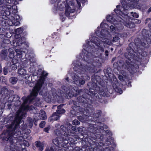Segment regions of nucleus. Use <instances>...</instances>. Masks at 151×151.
Returning <instances> with one entry per match:
<instances>
[{
    "instance_id": "nucleus-1",
    "label": "nucleus",
    "mask_w": 151,
    "mask_h": 151,
    "mask_svg": "<svg viewBox=\"0 0 151 151\" xmlns=\"http://www.w3.org/2000/svg\"><path fill=\"white\" fill-rule=\"evenodd\" d=\"M48 73L42 72L39 80L34 87L30 96L22 98L23 102L19 109L17 112L14 120L9 126V128L4 131L0 135V139L4 141H9L10 145V148L7 151H17L18 147L21 146L22 144L28 147L29 144L28 142L24 140L21 136L23 134H28L30 132V130L26 128V126L24 125V122L22 119L25 117L26 111L28 110L35 109L33 106L25 105L28 101L32 102L37 96L38 92L40 90L45 80V77Z\"/></svg>"
},
{
    "instance_id": "nucleus-2",
    "label": "nucleus",
    "mask_w": 151,
    "mask_h": 151,
    "mask_svg": "<svg viewBox=\"0 0 151 151\" xmlns=\"http://www.w3.org/2000/svg\"><path fill=\"white\" fill-rule=\"evenodd\" d=\"M101 28L100 32L99 30V27H97L98 30L96 31V33L99 37L98 38L96 37H93L89 42L88 40H86V45L83 46V50L82 51V54L81 60L85 66L83 65L79 61H76V63L73 62V64L74 65V71L79 73H83L85 72H88L91 73H93L96 70V68L99 67L101 64L104 62V60L99 57L94 58L91 62L92 56V52L93 51V45L92 43L95 44L97 46L98 54V56H101L104 51V48L108 47L107 45H110L112 44V42L108 38L110 36L109 32L106 29H103V27H108V25L106 23H102L100 26Z\"/></svg>"
},
{
    "instance_id": "nucleus-3",
    "label": "nucleus",
    "mask_w": 151,
    "mask_h": 151,
    "mask_svg": "<svg viewBox=\"0 0 151 151\" xmlns=\"http://www.w3.org/2000/svg\"><path fill=\"white\" fill-rule=\"evenodd\" d=\"M142 37L139 41V39L137 38L135 40V45L137 46L135 50L137 53L134 52L130 46L127 48V52L125 53L124 55L126 58V62L122 65V61H119V64L115 63L113 65H117L116 66H121V73L124 76H125L127 71H129L131 74H133L136 71L135 67L133 64L135 60L138 61L139 59L142 58V57L145 55L144 52H143L142 49L143 47H146V42L147 44L151 43V33L145 29H143L142 31Z\"/></svg>"
},
{
    "instance_id": "nucleus-4",
    "label": "nucleus",
    "mask_w": 151,
    "mask_h": 151,
    "mask_svg": "<svg viewBox=\"0 0 151 151\" xmlns=\"http://www.w3.org/2000/svg\"><path fill=\"white\" fill-rule=\"evenodd\" d=\"M78 101L80 103V105L81 106H83L85 107L86 110L85 109L84 111H82L83 110H80V106H77L76 104L77 102L73 100H70V103L73 104V105L72 106L73 110L70 111L71 114L74 115H78V113H81L82 114H83L86 116H88V117H90V115L93 114L94 113V110L92 107V105L88 104L89 102L90 103H91L90 100L88 99H86L83 97L80 96L77 98Z\"/></svg>"
},
{
    "instance_id": "nucleus-5",
    "label": "nucleus",
    "mask_w": 151,
    "mask_h": 151,
    "mask_svg": "<svg viewBox=\"0 0 151 151\" xmlns=\"http://www.w3.org/2000/svg\"><path fill=\"white\" fill-rule=\"evenodd\" d=\"M89 127L88 128L87 135L88 140L90 145L91 147L90 150L91 151H94L97 148L98 144L96 142V139L99 135V133L101 132V130H103L104 129L107 128V126L103 124L98 122L97 124H90Z\"/></svg>"
},
{
    "instance_id": "nucleus-6",
    "label": "nucleus",
    "mask_w": 151,
    "mask_h": 151,
    "mask_svg": "<svg viewBox=\"0 0 151 151\" xmlns=\"http://www.w3.org/2000/svg\"><path fill=\"white\" fill-rule=\"evenodd\" d=\"M62 88L64 91L59 89L58 91V94L55 92V89H52V91L50 92L51 94L48 95L47 93L46 96L50 99L52 98H55V97L57 99V96L59 97L60 96L62 97L67 96L68 98H70L74 95L73 90L75 91V89L72 88L70 90V88H68L64 86H62Z\"/></svg>"
},
{
    "instance_id": "nucleus-7",
    "label": "nucleus",
    "mask_w": 151,
    "mask_h": 151,
    "mask_svg": "<svg viewBox=\"0 0 151 151\" xmlns=\"http://www.w3.org/2000/svg\"><path fill=\"white\" fill-rule=\"evenodd\" d=\"M61 129L62 131L64 133V135H63L62 138V139L54 140L53 141V143L56 146L59 147L60 144L62 143L64 141H66V143H68L69 141L71 143H74L75 141L74 139L71 137H69L68 136H73V134L70 132V129L69 130L66 128V127H64V126H60Z\"/></svg>"
},
{
    "instance_id": "nucleus-8",
    "label": "nucleus",
    "mask_w": 151,
    "mask_h": 151,
    "mask_svg": "<svg viewBox=\"0 0 151 151\" xmlns=\"http://www.w3.org/2000/svg\"><path fill=\"white\" fill-rule=\"evenodd\" d=\"M136 0H123L121 2L122 7L120 5L116 6V9H114L116 13L121 15L122 14L123 11L124 10H127L130 8L131 5H134L135 3Z\"/></svg>"
},
{
    "instance_id": "nucleus-9",
    "label": "nucleus",
    "mask_w": 151,
    "mask_h": 151,
    "mask_svg": "<svg viewBox=\"0 0 151 151\" xmlns=\"http://www.w3.org/2000/svg\"><path fill=\"white\" fill-rule=\"evenodd\" d=\"M125 16V19H122L121 18L119 17L120 19H119V22L117 21V22L116 24H114L115 26H116V28L118 31H120L123 29L124 27L123 25L120 22H122L121 20H123L124 22L123 24L124 25L127 27L129 28H132L135 26V24L134 23H132L131 21H130L129 17L126 15Z\"/></svg>"
},
{
    "instance_id": "nucleus-10",
    "label": "nucleus",
    "mask_w": 151,
    "mask_h": 151,
    "mask_svg": "<svg viewBox=\"0 0 151 151\" xmlns=\"http://www.w3.org/2000/svg\"><path fill=\"white\" fill-rule=\"evenodd\" d=\"M3 4L0 6V15H4V12L7 9L11 10L12 9H15L17 6L15 5L14 0H6Z\"/></svg>"
},
{
    "instance_id": "nucleus-11",
    "label": "nucleus",
    "mask_w": 151,
    "mask_h": 151,
    "mask_svg": "<svg viewBox=\"0 0 151 151\" xmlns=\"http://www.w3.org/2000/svg\"><path fill=\"white\" fill-rule=\"evenodd\" d=\"M9 56L11 58H15L21 60L23 55L22 51L18 49L15 50L14 48L9 49Z\"/></svg>"
},
{
    "instance_id": "nucleus-12",
    "label": "nucleus",
    "mask_w": 151,
    "mask_h": 151,
    "mask_svg": "<svg viewBox=\"0 0 151 151\" xmlns=\"http://www.w3.org/2000/svg\"><path fill=\"white\" fill-rule=\"evenodd\" d=\"M71 76L73 82L75 84L78 85H82L85 83L86 79L84 78V76L82 75L81 76V78H80L77 74L75 73L72 74Z\"/></svg>"
},
{
    "instance_id": "nucleus-13",
    "label": "nucleus",
    "mask_w": 151,
    "mask_h": 151,
    "mask_svg": "<svg viewBox=\"0 0 151 151\" xmlns=\"http://www.w3.org/2000/svg\"><path fill=\"white\" fill-rule=\"evenodd\" d=\"M74 2L73 1H70L69 2V5L67 4V6H65V14L67 17H70V14L75 11V7L74 6Z\"/></svg>"
},
{
    "instance_id": "nucleus-14",
    "label": "nucleus",
    "mask_w": 151,
    "mask_h": 151,
    "mask_svg": "<svg viewBox=\"0 0 151 151\" xmlns=\"http://www.w3.org/2000/svg\"><path fill=\"white\" fill-rule=\"evenodd\" d=\"M19 99V98L17 95H13L8 98V101L9 102L15 101L14 104L15 106H17L21 104V102L20 101H18Z\"/></svg>"
},
{
    "instance_id": "nucleus-15",
    "label": "nucleus",
    "mask_w": 151,
    "mask_h": 151,
    "mask_svg": "<svg viewBox=\"0 0 151 151\" xmlns=\"http://www.w3.org/2000/svg\"><path fill=\"white\" fill-rule=\"evenodd\" d=\"M57 0H51V3L52 4H55L54 6H57V7L59 10L62 11L64 9V8L65 6H67L65 2L63 1H60L58 2H57Z\"/></svg>"
},
{
    "instance_id": "nucleus-16",
    "label": "nucleus",
    "mask_w": 151,
    "mask_h": 151,
    "mask_svg": "<svg viewBox=\"0 0 151 151\" xmlns=\"http://www.w3.org/2000/svg\"><path fill=\"white\" fill-rule=\"evenodd\" d=\"M1 93L2 95L4 96L5 98L8 97L10 93L8 89L6 87H4L1 89Z\"/></svg>"
},
{
    "instance_id": "nucleus-17",
    "label": "nucleus",
    "mask_w": 151,
    "mask_h": 151,
    "mask_svg": "<svg viewBox=\"0 0 151 151\" xmlns=\"http://www.w3.org/2000/svg\"><path fill=\"white\" fill-rule=\"evenodd\" d=\"M113 80L115 81V86L113 85V87L115 89L117 93H119L120 94H121L122 93V91L121 88H119L117 87V85H118V82L116 78H114L113 79Z\"/></svg>"
},
{
    "instance_id": "nucleus-18",
    "label": "nucleus",
    "mask_w": 151,
    "mask_h": 151,
    "mask_svg": "<svg viewBox=\"0 0 151 151\" xmlns=\"http://www.w3.org/2000/svg\"><path fill=\"white\" fill-rule=\"evenodd\" d=\"M54 133L58 137H57L56 139H53L52 140V142L54 140L62 139V138L63 137V135H64L61 134L59 130L58 129H56L55 130Z\"/></svg>"
},
{
    "instance_id": "nucleus-19",
    "label": "nucleus",
    "mask_w": 151,
    "mask_h": 151,
    "mask_svg": "<svg viewBox=\"0 0 151 151\" xmlns=\"http://www.w3.org/2000/svg\"><path fill=\"white\" fill-rule=\"evenodd\" d=\"M11 43L10 40L9 39H5L3 40H2L1 42H0V46L2 48H4L5 46V44H9Z\"/></svg>"
},
{
    "instance_id": "nucleus-20",
    "label": "nucleus",
    "mask_w": 151,
    "mask_h": 151,
    "mask_svg": "<svg viewBox=\"0 0 151 151\" xmlns=\"http://www.w3.org/2000/svg\"><path fill=\"white\" fill-rule=\"evenodd\" d=\"M39 118L40 119L45 120L47 119V116L45 111L42 110H40L38 115Z\"/></svg>"
},
{
    "instance_id": "nucleus-21",
    "label": "nucleus",
    "mask_w": 151,
    "mask_h": 151,
    "mask_svg": "<svg viewBox=\"0 0 151 151\" xmlns=\"http://www.w3.org/2000/svg\"><path fill=\"white\" fill-rule=\"evenodd\" d=\"M60 117L59 115L57 112H55L49 118V119L50 121L52 120H57L59 119Z\"/></svg>"
},
{
    "instance_id": "nucleus-22",
    "label": "nucleus",
    "mask_w": 151,
    "mask_h": 151,
    "mask_svg": "<svg viewBox=\"0 0 151 151\" xmlns=\"http://www.w3.org/2000/svg\"><path fill=\"white\" fill-rule=\"evenodd\" d=\"M35 145L37 147L39 148L40 151H42L43 150L44 144L43 142H41L39 141H37L35 142Z\"/></svg>"
},
{
    "instance_id": "nucleus-23",
    "label": "nucleus",
    "mask_w": 151,
    "mask_h": 151,
    "mask_svg": "<svg viewBox=\"0 0 151 151\" xmlns=\"http://www.w3.org/2000/svg\"><path fill=\"white\" fill-rule=\"evenodd\" d=\"M63 106V104H60L57 107L58 109L57 110L56 112L59 115L60 114L64 113L65 112V110L62 108Z\"/></svg>"
},
{
    "instance_id": "nucleus-24",
    "label": "nucleus",
    "mask_w": 151,
    "mask_h": 151,
    "mask_svg": "<svg viewBox=\"0 0 151 151\" xmlns=\"http://www.w3.org/2000/svg\"><path fill=\"white\" fill-rule=\"evenodd\" d=\"M106 18L108 22L111 23L113 24H116L117 22V21L114 19L111 16L108 15L106 17Z\"/></svg>"
},
{
    "instance_id": "nucleus-25",
    "label": "nucleus",
    "mask_w": 151,
    "mask_h": 151,
    "mask_svg": "<svg viewBox=\"0 0 151 151\" xmlns=\"http://www.w3.org/2000/svg\"><path fill=\"white\" fill-rule=\"evenodd\" d=\"M8 24L10 26L15 25L17 26L19 24V22L17 20H14L13 21L8 20L7 22Z\"/></svg>"
},
{
    "instance_id": "nucleus-26",
    "label": "nucleus",
    "mask_w": 151,
    "mask_h": 151,
    "mask_svg": "<svg viewBox=\"0 0 151 151\" xmlns=\"http://www.w3.org/2000/svg\"><path fill=\"white\" fill-rule=\"evenodd\" d=\"M17 39L18 40V44H19L18 46L24 43L26 41L25 38L24 37H20V36H19L17 37Z\"/></svg>"
},
{
    "instance_id": "nucleus-27",
    "label": "nucleus",
    "mask_w": 151,
    "mask_h": 151,
    "mask_svg": "<svg viewBox=\"0 0 151 151\" xmlns=\"http://www.w3.org/2000/svg\"><path fill=\"white\" fill-rule=\"evenodd\" d=\"M101 111L99 110H97L96 111V113L93 114V118L92 120V121H96V119L98 118L101 114Z\"/></svg>"
},
{
    "instance_id": "nucleus-28",
    "label": "nucleus",
    "mask_w": 151,
    "mask_h": 151,
    "mask_svg": "<svg viewBox=\"0 0 151 151\" xmlns=\"http://www.w3.org/2000/svg\"><path fill=\"white\" fill-rule=\"evenodd\" d=\"M23 31V29L22 28L20 27L17 29L15 31L16 34L15 37L17 38L19 36H20L19 35L21 34Z\"/></svg>"
},
{
    "instance_id": "nucleus-29",
    "label": "nucleus",
    "mask_w": 151,
    "mask_h": 151,
    "mask_svg": "<svg viewBox=\"0 0 151 151\" xmlns=\"http://www.w3.org/2000/svg\"><path fill=\"white\" fill-rule=\"evenodd\" d=\"M29 60L30 63V66H35L36 65V60L34 57H31L29 59Z\"/></svg>"
},
{
    "instance_id": "nucleus-30",
    "label": "nucleus",
    "mask_w": 151,
    "mask_h": 151,
    "mask_svg": "<svg viewBox=\"0 0 151 151\" xmlns=\"http://www.w3.org/2000/svg\"><path fill=\"white\" fill-rule=\"evenodd\" d=\"M29 69V72L32 73L33 75V77H34L35 76H37V73H35V72L36 71L35 69L34 66H31Z\"/></svg>"
},
{
    "instance_id": "nucleus-31",
    "label": "nucleus",
    "mask_w": 151,
    "mask_h": 151,
    "mask_svg": "<svg viewBox=\"0 0 151 151\" xmlns=\"http://www.w3.org/2000/svg\"><path fill=\"white\" fill-rule=\"evenodd\" d=\"M10 43L11 45L14 47L18 46L19 44H18V40L17 39V37H15V39L12 41H11Z\"/></svg>"
},
{
    "instance_id": "nucleus-32",
    "label": "nucleus",
    "mask_w": 151,
    "mask_h": 151,
    "mask_svg": "<svg viewBox=\"0 0 151 151\" xmlns=\"http://www.w3.org/2000/svg\"><path fill=\"white\" fill-rule=\"evenodd\" d=\"M4 17H5V16H4V15L2 17V19H0V21H1V25L2 26H5L6 25V19H4Z\"/></svg>"
},
{
    "instance_id": "nucleus-33",
    "label": "nucleus",
    "mask_w": 151,
    "mask_h": 151,
    "mask_svg": "<svg viewBox=\"0 0 151 151\" xmlns=\"http://www.w3.org/2000/svg\"><path fill=\"white\" fill-rule=\"evenodd\" d=\"M17 81V78L15 77H12L10 78L9 79V82L12 84H16Z\"/></svg>"
},
{
    "instance_id": "nucleus-34",
    "label": "nucleus",
    "mask_w": 151,
    "mask_h": 151,
    "mask_svg": "<svg viewBox=\"0 0 151 151\" xmlns=\"http://www.w3.org/2000/svg\"><path fill=\"white\" fill-rule=\"evenodd\" d=\"M19 74L23 76L25 75L26 73V70L23 68L19 69L18 71Z\"/></svg>"
},
{
    "instance_id": "nucleus-35",
    "label": "nucleus",
    "mask_w": 151,
    "mask_h": 151,
    "mask_svg": "<svg viewBox=\"0 0 151 151\" xmlns=\"http://www.w3.org/2000/svg\"><path fill=\"white\" fill-rule=\"evenodd\" d=\"M27 125L29 128H31L32 127L33 124V122L32 121V119L31 118H29L27 120Z\"/></svg>"
},
{
    "instance_id": "nucleus-36",
    "label": "nucleus",
    "mask_w": 151,
    "mask_h": 151,
    "mask_svg": "<svg viewBox=\"0 0 151 151\" xmlns=\"http://www.w3.org/2000/svg\"><path fill=\"white\" fill-rule=\"evenodd\" d=\"M110 31L112 33H116V28L114 26L111 25L109 27Z\"/></svg>"
},
{
    "instance_id": "nucleus-37",
    "label": "nucleus",
    "mask_w": 151,
    "mask_h": 151,
    "mask_svg": "<svg viewBox=\"0 0 151 151\" xmlns=\"http://www.w3.org/2000/svg\"><path fill=\"white\" fill-rule=\"evenodd\" d=\"M45 151H55V150L52 147H49L47 146L45 150Z\"/></svg>"
},
{
    "instance_id": "nucleus-38",
    "label": "nucleus",
    "mask_w": 151,
    "mask_h": 151,
    "mask_svg": "<svg viewBox=\"0 0 151 151\" xmlns=\"http://www.w3.org/2000/svg\"><path fill=\"white\" fill-rule=\"evenodd\" d=\"M110 69L109 68H108L107 69H105L104 70V71L106 74L108 75L109 76V74L110 73H110Z\"/></svg>"
},
{
    "instance_id": "nucleus-39",
    "label": "nucleus",
    "mask_w": 151,
    "mask_h": 151,
    "mask_svg": "<svg viewBox=\"0 0 151 151\" xmlns=\"http://www.w3.org/2000/svg\"><path fill=\"white\" fill-rule=\"evenodd\" d=\"M64 127H66V128L68 129V130L69 129H70V128L71 127V129L73 130V131H77V129H76L75 127L74 126H72V125L71 124H70L69 126V128L68 127H67V126H64Z\"/></svg>"
},
{
    "instance_id": "nucleus-40",
    "label": "nucleus",
    "mask_w": 151,
    "mask_h": 151,
    "mask_svg": "<svg viewBox=\"0 0 151 151\" xmlns=\"http://www.w3.org/2000/svg\"><path fill=\"white\" fill-rule=\"evenodd\" d=\"M119 38L117 36H115L113 37L112 42H117L119 39Z\"/></svg>"
},
{
    "instance_id": "nucleus-41",
    "label": "nucleus",
    "mask_w": 151,
    "mask_h": 151,
    "mask_svg": "<svg viewBox=\"0 0 151 151\" xmlns=\"http://www.w3.org/2000/svg\"><path fill=\"white\" fill-rule=\"evenodd\" d=\"M13 58L12 61V64H16L18 63V60L17 58Z\"/></svg>"
},
{
    "instance_id": "nucleus-42",
    "label": "nucleus",
    "mask_w": 151,
    "mask_h": 151,
    "mask_svg": "<svg viewBox=\"0 0 151 151\" xmlns=\"http://www.w3.org/2000/svg\"><path fill=\"white\" fill-rule=\"evenodd\" d=\"M72 124L74 125H79L80 124V122L76 119H75L72 122Z\"/></svg>"
},
{
    "instance_id": "nucleus-43",
    "label": "nucleus",
    "mask_w": 151,
    "mask_h": 151,
    "mask_svg": "<svg viewBox=\"0 0 151 151\" xmlns=\"http://www.w3.org/2000/svg\"><path fill=\"white\" fill-rule=\"evenodd\" d=\"M2 54L4 56H7V51L6 50H2L1 52Z\"/></svg>"
},
{
    "instance_id": "nucleus-44",
    "label": "nucleus",
    "mask_w": 151,
    "mask_h": 151,
    "mask_svg": "<svg viewBox=\"0 0 151 151\" xmlns=\"http://www.w3.org/2000/svg\"><path fill=\"white\" fill-rule=\"evenodd\" d=\"M130 13L134 17L137 18L138 17L139 15L138 14L136 13H134L133 12H131Z\"/></svg>"
},
{
    "instance_id": "nucleus-45",
    "label": "nucleus",
    "mask_w": 151,
    "mask_h": 151,
    "mask_svg": "<svg viewBox=\"0 0 151 151\" xmlns=\"http://www.w3.org/2000/svg\"><path fill=\"white\" fill-rule=\"evenodd\" d=\"M17 65L15 64H12L10 66V67L12 70H15L17 69Z\"/></svg>"
},
{
    "instance_id": "nucleus-46",
    "label": "nucleus",
    "mask_w": 151,
    "mask_h": 151,
    "mask_svg": "<svg viewBox=\"0 0 151 151\" xmlns=\"http://www.w3.org/2000/svg\"><path fill=\"white\" fill-rule=\"evenodd\" d=\"M3 71L4 74L5 75H6L7 74L8 72V68L7 67H4V68Z\"/></svg>"
},
{
    "instance_id": "nucleus-47",
    "label": "nucleus",
    "mask_w": 151,
    "mask_h": 151,
    "mask_svg": "<svg viewBox=\"0 0 151 151\" xmlns=\"http://www.w3.org/2000/svg\"><path fill=\"white\" fill-rule=\"evenodd\" d=\"M45 122L44 121H42L40 124V127L41 128H43L45 125Z\"/></svg>"
},
{
    "instance_id": "nucleus-48",
    "label": "nucleus",
    "mask_w": 151,
    "mask_h": 151,
    "mask_svg": "<svg viewBox=\"0 0 151 151\" xmlns=\"http://www.w3.org/2000/svg\"><path fill=\"white\" fill-rule=\"evenodd\" d=\"M50 129V126H48L47 127L45 128L44 129V130L45 132H46L47 133H48V131Z\"/></svg>"
},
{
    "instance_id": "nucleus-49",
    "label": "nucleus",
    "mask_w": 151,
    "mask_h": 151,
    "mask_svg": "<svg viewBox=\"0 0 151 151\" xmlns=\"http://www.w3.org/2000/svg\"><path fill=\"white\" fill-rule=\"evenodd\" d=\"M78 119L81 122H83L85 121L83 118V117L81 116H78Z\"/></svg>"
},
{
    "instance_id": "nucleus-50",
    "label": "nucleus",
    "mask_w": 151,
    "mask_h": 151,
    "mask_svg": "<svg viewBox=\"0 0 151 151\" xmlns=\"http://www.w3.org/2000/svg\"><path fill=\"white\" fill-rule=\"evenodd\" d=\"M13 9H12L11 10H9V11H7L6 12V11H5L4 12V13H5V14L9 16V15H10V13H11L10 11H11Z\"/></svg>"
},
{
    "instance_id": "nucleus-51",
    "label": "nucleus",
    "mask_w": 151,
    "mask_h": 151,
    "mask_svg": "<svg viewBox=\"0 0 151 151\" xmlns=\"http://www.w3.org/2000/svg\"><path fill=\"white\" fill-rule=\"evenodd\" d=\"M79 104H78L80 105V103L78 102ZM79 106H80V110H81L82 109L83 110L82 111H84V109H85L86 110V109L85 107H84V105H83V106H81V105H79Z\"/></svg>"
},
{
    "instance_id": "nucleus-52",
    "label": "nucleus",
    "mask_w": 151,
    "mask_h": 151,
    "mask_svg": "<svg viewBox=\"0 0 151 151\" xmlns=\"http://www.w3.org/2000/svg\"><path fill=\"white\" fill-rule=\"evenodd\" d=\"M6 37V35L3 34H0V38L2 39V40H3L5 39V38Z\"/></svg>"
},
{
    "instance_id": "nucleus-53",
    "label": "nucleus",
    "mask_w": 151,
    "mask_h": 151,
    "mask_svg": "<svg viewBox=\"0 0 151 151\" xmlns=\"http://www.w3.org/2000/svg\"><path fill=\"white\" fill-rule=\"evenodd\" d=\"M38 119L37 117H35L34 119V122L35 124L37 125L36 122L38 121Z\"/></svg>"
},
{
    "instance_id": "nucleus-54",
    "label": "nucleus",
    "mask_w": 151,
    "mask_h": 151,
    "mask_svg": "<svg viewBox=\"0 0 151 151\" xmlns=\"http://www.w3.org/2000/svg\"><path fill=\"white\" fill-rule=\"evenodd\" d=\"M119 79L121 81H124V79L123 77L121 75H119Z\"/></svg>"
},
{
    "instance_id": "nucleus-55",
    "label": "nucleus",
    "mask_w": 151,
    "mask_h": 151,
    "mask_svg": "<svg viewBox=\"0 0 151 151\" xmlns=\"http://www.w3.org/2000/svg\"><path fill=\"white\" fill-rule=\"evenodd\" d=\"M80 148L78 147H76L74 150V151H80Z\"/></svg>"
},
{
    "instance_id": "nucleus-56",
    "label": "nucleus",
    "mask_w": 151,
    "mask_h": 151,
    "mask_svg": "<svg viewBox=\"0 0 151 151\" xmlns=\"http://www.w3.org/2000/svg\"><path fill=\"white\" fill-rule=\"evenodd\" d=\"M106 132L108 134L109 136H111L112 135V134L111 132L108 130L106 131Z\"/></svg>"
},
{
    "instance_id": "nucleus-57",
    "label": "nucleus",
    "mask_w": 151,
    "mask_h": 151,
    "mask_svg": "<svg viewBox=\"0 0 151 151\" xmlns=\"http://www.w3.org/2000/svg\"><path fill=\"white\" fill-rule=\"evenodd\" d=\"M108 53H109L108 51L107 50H105V55L106 56H107L108 55Z\"/></svg>"
},
{
    "instance_id": "nucleus-58",
    "label": "nucleus",
    "mask_w": 151,
    "mask_h": 151,
    "mask_svg": "<svg viewBox=\"0 0 151 151\" xmlns=\"http://www.w3.org/2000/svg\"><path fill=\"white\" fill-rule=\"evenodd\" d=\"M34 83H33L32 82H30V83H29V85L30 86V87H32V86H34Z\"/></svg>"
},
{
    "instance_id": "nucleus-59",
    "label": "nucleus",
    "mask_w": 151,
    "mask_h": 151,
    "mask_svg": "<svg viewBox=\"0 0 151 151\" xmlns=\"http://www.w3.org/2000/svg\"><path fill=\"white\" fill-rule=\"evenodd\" d=\"M3 3H5L4 0H0V5H2Z\"/></svg>"
},
{
    "instance_id": "nucleus-60",
    "label": "nucleus",
    "mask_w": 151,
    "mask_h": 151,
    "mask_svg": "<svg viewBox=\"0 0 151 151\" xmlns=\"http://www.w3.org/2000/svg\"><path fill=\"white\" fill-rule=\"evenodd\" d=\"M114 148L112 147H110L109 148V151H114Z\"/></svg>"
},
{
    "instance_id": "nucleus-61",
    "label": "nucleus",
    "mask_w": 151,
    "mask_h": 151,
    "mask_svg": "<svg viewBox=\"0 0 151 151\" xmlns=\"http://www.w3.org/2000/svg\"><path fill=\"white\" fill-rule=\"evenodd\" d=\"M60 125L59 124H56L55 125V127L57 128H58V127H59L60 126Z\"/></svg>"
},
{
    "instance_id": "nucleus-62",
    "label": "nucleus",
    "mask_w": 151,
    "mask_h": 151,
    "mask_svg": "<svg viewBox=\"0 0 151 151\" xmlns=\"http://www.w3.org/2000/svg\"><path fill=\"white\" fill-rule=\"evenodd\" d=\"M43 91L42 90V92H40L39 94H40V95H45L44 93H43Z\"/></svg>"
},
{
    "instance_id": "nucleus-63",
    "label": "nucleus",
    "mask_w": 151,
    "mask_h": 151,
    "mask_svg": "<svg viewBox=\"0 0 151 151\" xmlns=\"http://www.w3.org/2000/svg\"><path fill=\"white\" fill-rule=\"evenodd\" d=\"M86 78L87 80L89 79L90 78L88 76L86 75Z\"/></svg>"
},
{
    "instance_id": "nucleus-64",
    "label": "nucleus",
    "mask_w": 151,
    "mask_h": 151,
    "mask_svg": "<svg viewBox=\"0 0 151 151\" xmlns=\"http://www.w3.org/2000/svg\"><path fill=\"white\" fill-rule=\"evenodd\" d=\"M58 151H65V150L63 149H59L58 150Z\"/></svg>"
}]
</instances>
